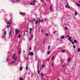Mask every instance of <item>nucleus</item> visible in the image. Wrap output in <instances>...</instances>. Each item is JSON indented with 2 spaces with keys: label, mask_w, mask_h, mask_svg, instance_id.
Here are the masks:
<instances>
[{
  "label": "nucleus",
  "mask_w": 80,
  "mask_h": 80,
  "mask_svg": "<svg viewBox=\"0 0 80 80\" xmlns=\"http://www.w3.org/2000/svg\"><path fill=\"white\" fill-rule=\"evenodd\" d=\"M68 38H69V39H72V38H71V37H69Z\"/></svg>",
  "instance_id": "obj_49"
},
{
  "label": "nucleus",
  "mask_w": 80,
  "mask_h": 80,
  "mask_svg": "<svg viewBox=\"0 0 80 80\" xmlns=\"http://www.w3.org/2000/svg\"><path fill=\"white\" fill-rule=\"evenodd\" d=\"M65 29H66V30H67V27H65Z\"/></svg>",
  "instance_id": "obj_42"
},
{
  "label": "nucleus",
  "mask_w": 80,
  "mask_h": 80,
  "mask_svg": "<svg viewBox=\"0 0 80 80\" xmlns=\"http://www.w3.org/2000/svg\"><path fill=\"white\" fill-rule=\"evenodd\" d=\"M52 67H53V63L52 64Z\"/></svg>",
  "instance_id": "obj_52"
},
{
  "label": "nucleus",
  "mask_w": 80,
  "mask_h": 80,
  "mask_svg": "<svg viewBox=\"0 0 80 80\" xmlns=\"http://www.w3.org/2000/svg\"><path fill=\"white\" fill-rule=\"evenodd\" d=\"M73 48H76L75 45H73Z\"/></svg>",
  "instance_id": "obj_37"
},
{
  "label": "nucleus",
  "mask_w": 80,
  "mask_h": 80,
  "mask_svg": "<svg viewBox=\"0 0 80 80\" xmlns=\"http://www.w3.org/2000/svg\"><path fill=\"white\" fill-rule=\"evenodd\" d=\"M68 40H69L71 42H72V40H71V39H68Z\"/></svg>",
  "instance_id": "obj_27"
},
{
  "label": "nucleus",
  "mask_w": 80,
  "mask_h": 80,
  "mask_svg": "<svg viewBox=\"0 0 80 80\" xmlns=\"http://www.w3.org/2000/svg\"><path fill=\"white\" fill-rule=\"evenodd\" d=\"M32 20L33 22H35V20H36V19H32Z\"/></svg>",
  "instance_id": "obj_30"
},
{
  "label": "nucleus",
  "mask_w": 80,
  "mask_h": 80,
  "mask_svg": "<svg viewBox=\"0 0 80 80\" xmlns=\"http://www.w3.org/2000/svg\"><path fill=\"white\" fill-rule=\"evenodd\" d=\"M47 53L48 54H50V51H47Z\"/></svg>",
  "instance_id": "obj_33"
},
{
  "label": "nucleus",
  "mask_w": 80,
  "mask_h": 80,
  "mask_svg": "<svg viewBox=\"0 0 80 80\" xmlns=\"http://www.w3.org/2000/svg\"><path fill=\"white\" fill-rule=\"evenodd\" d=\"M50 46H49L48 47V50H49V49H50Z\"/></svg>",
  "instance_id": "obj_35"
},
{
  "label": "nucleus",
  "mask_w": 80,
  "mask_h": 80,
  "mask_svg": "<svg viewBox=\"0 0 80 80\" xmlns=\"http://www.w3.org/2000/svg\"><path fill=\"white\" fill-rule=\"evenodd\" d=\"M31 36L32 38H33V34L31 35Z\"/></svg>",
  "instance_id": "obj_31"
},
{
  "label": "nucleus",
  "mask_w": 80,
  "mask_h": 80,
  "mask_svg": "<svg viewBox=\"0 0 80 80\" xmlns=\"http://www.w3.org/2000/svg\"><path fill=\"white\" fill-rule=\"evenodd\" d=\"M2 37H5V36L4 35H3L2 36Z\"/></svg>",
  "instance_id": "obj_55"
},
{
  "label": "nucleus",
  "mask_w": 80,
  "mask_h": 80,
  "mask_svg": "<svg viewBox=\"0 0 80 80\" xmlns=\"http://www.w3.org/2000/svg\"><path fill=\"white\" fill-rule=\"evenodd\" d=\"M69 5H68V2L67 3V5H66V7H68V6H69Z\"/></svg>",
  "instance_id": "obj_16"
},
{
  "label": "nucleus",
  "mask_w": 80,
  "mask_h": 80,
  "mask_svg": "<svg viewBox=\"0 0 80 80\" xmlns=\"http://www.w3.org/2000/svg\"><path fill=\"white\" fill-rule=\"evenodd\" d=\"M68 8H69V9L70 8V7H69V6L68 7Z\"/></svg>",
  "instance_id": "obj_54"
},
{
  "label": "nucleus",
  "mask_w": 80,
  "mask_h": 80,
  "mask_svg": "<svg viewBox=\"0 0 80 80\" xmlns=\"http://www.w3.org/2000/svg\"><path fill=\"white\" fill-rule=\"evenodd\" d=\"M65 65H63L62 66V67H65Z\"/></svg>",
  "instance_id": "obj_50"
},
{
  "label": "nucleus",
  "mask_w": 80,
  "mask_h": 80,
  "mask_svg": "<svg viewBox=\"0 0 80 80\" xmlns=\"http://www.w3.org/2000/svg\"><path fill=\"white\" fill-rule=\"evenodd\" d=\"M65 37H69V35H67V36H66Z\"/></svg>",
  "instance_id": "obj_38"
},
{
  "label": "nucleus",
  "mask_w": 80,
  "mask_h": 80,
  "mask_svg": "<svg viewBox=\"0 0 80 80\" xmlns=\"http://www.w3.org/2000/svg\"><path fill=\"white\" fill-rule=\"evenodd\" d=\"M17 57H16L15 58H14V61H16V60H17Z\"/></svg>",
  "instance_id": "obj_21"
},
{
  "label": "nucleus",
  "mask_w": 80,
  "mask_h": 80,
  "mask_svg": "<svg viewBox=\"0 0 80 80\" xmlns=\"http://www.w3.org/2000/svg\"><path fill=\"white\" fill-rule=\"evenodd\" d=\"M53 58H54V56H52V58L51 59L52 60H53Z\"/></svg>",
  "instance_id": "obj_23"
},
{
  "label": "nucleus",
  "mask_w": 80,
  "mask_h": 80,
  "mask_svg": "<svg viewBox=\"0 0 80 80\" xmlns=\"http://www.w3.org/2000/svg\"><path fill=\"white\" fill-rule=\"evenodd\" d=\"M72 43V44H73V45H74V42H73L72 41V42H71Z\"/></svg>",
  "instance_id": "obj_39"
},
{
  "label": "nucleus",
  "mask_w": 80,
  "mask_h": 80,
  "mask_svg": "<svg viewBox=\"0 0 80 80\" xmlns=\"http://www.w3.org/2000/svg\"><path fill=\"white\" fill-rule=\"evenodd\" d=\"M20 37H21V36H20V35H18V38H20Z\"/></svg>",
  "instance_id": "obj_28"
},
{
  "label": "nucleus",
  "mask_w": 80,
  "mask_h": 80,
  "mask_svg": "<svg viewBox=\"0 0 80 80\" xmlns=\"http://www.w3.org/2000/svg\"><path fill=\"white\" fill-rule=\"evenodd\" d=\"M37 68L38 69V70H39V68H38V67H37Z\"/></svg>",
  "instance_id": "obj_63"
},
{
  "label": "nucleus",
  "mask_w": 80,
  "mask_h": 80,
  "mask_svg": "<svg viewBox=\"0 0 80 80\" xmlns=\"http://www.w3.org/2000/svg\"><path fill=\"white\" fill-rule=\"evenodd\" d=\"M26 58V60H28V57H26V58Z\"/></svg>",
  "instance_id": "obj_36"
},
{
  "label": "nucleus",
  "mask_w": 80,
  "mask_h": 80,
  "mask_svg": "<svg viewBox=\"0 0 80 80\" xmlns=\"http://www.w3.org/2000/svg\"><path fill=\"white\" fill-rule=\"evenodd\" d=\"M44 20H45V21H46V20H47V19H46V18H45L44 19Z\"/></svg>",
  "instance_id": "obj_58"
},
{
  "label": "nucleus",
  "mask_w": 80,
  "mask_h": 80,
  "mask_svg": "<svg viewBox=\"0 0 80 80\" xmlns=\"http://www.w3.org/2000/svg\"><path fill=\"white\" fill-rule=\"evenodd\" d=\"M29 33H31L32 32L31 31H30L29 32Z\"/></svg>",
  "instance_id": "obj_56"
},
{
  "label": "nucleus",
  "mask_w": 80,
  "mask_h": 80,
  "mask_svg": "<svg viewBox=\"0 0 80 80\" xmlns=\"http://www.w3.org/2000/svg\"><path fill=\"white\" fill-rule=\"evenodd\" d=\"M52 10V5H50V10Z\"/></svg>",
  "instance_id": "obj_13"
},
{
  "label": "nucleus",
  "mask_w": 80,
  "mask_h": 80,
  "mask_svg": "<svg viewBox=\"0 0 80 80\" xmlns=\"http://www.w3.org/2000/svg\"><path fill=\"white\" fill-rule=\"evenodd\" d=\"M43 22V20H41V23H42V22Z\"/></svg>",
  "instance_id": "obj_41"
},
{
  "label": "nucleus",
  "mask_w": 80,
  "mask_h": 80,
  "mask_svg": "<svg viewBox=\"0 0 80 80\" xmlns=\"http://www.w3.org/2000/svg\"><path fill=\"white\" fill-rule=\"evenodd\" d=\"M7 24H8V26H7V28H8L10 27V25H11V23H10V21H8V23H7Z\"/></svg>",
  "instance_id": "obj_2"
},
{
  "label": "nucleus",
  "mask_w": 80,
  "mask_h": 80,
  "mask_svg": "<svg viewBox=\"0 0 80 80\" xmlns=\"http://www.w3.org/2000/svg\"><path fill=\"white\" fill-rule=\"evenodd\" d=\"M45 35L46 36H48V34L46 33Z\"/></svg>",
  "instance_id": "obj_48"
},
{
  "label": "nucleus",
  "mask_w": 80,
  "mask_h": 80,
  "mask_svg": "<svg viewBox=\"0 0 80 80\" xmlns=\"http://www.w3.org/2000/svg\"><path fill=\"white\" fill-rule=\"evenodd\" d=\"M9 60H10V58H8L6 59V61L7 62H9Z\"/></svg>",
  "instance_id": "obj_7"
},
{
  "label": "nucleus",
  "mask_w": 80,
  "mask_h": 80,
  "mask_svg": "<svg viewBox=\"0 0 80 80\" xmlns=\"http://www.w3.org/2000/svg\"><path fill=\"white\" fill-rule=\"evenodd\" d=\"M38 74L40 73V70L39 69H38Z\"/></svg>",
  "instance_id": "obj_34"
},
{
  "label": "nucleus",
  "mask_w": 80,
  "mask_h": 80,
  "mask_svg": "<svg viewBox=\"0 0 80 80\" xmlns=\"http://www.w3.org/2000/svg\"><path fill=\"white\" fill-rule=\"evenodd\" d=\"M75 15H77V12L76 11L75 13Z\"/></svg>",
  "instance_id": "obj_18"
},
{
  "label": "nucleus",
  "mask_w": 80,
  "mask_h": 80,
  "mask_svg": "<svg viewBox=\"0 0 80 80\" xmlns=\"http://www.w3.org/2000/svg\"><path fill=\"white\" fill-rule=\"evenodd\" d=\"M61 52L62 53H65V50H62L61 51Z\"/></svg>",
  "instance_id": "obj_24"
},
{
  "label": "nucleus",
  "mask_w": 80,
  "mask_h": 80,
  "mask_svg": "<svg viewBox=\"0 0 80 80\" xmlns=\"http://www.w3.org/2000/svg\"><path fill=\"white\" fill-rule=\"evenodd\" d=\"M32 38H30L29 39V40H32Z\"/></svg>",
  "instance_id": "obj_57"
},
{
  "label": "nucleus",
  "mask_w": 80,
  "mask_h": 80,
  "mask_svg": "<svg viewBox=\"0 0 80 80\" xmlns=\"http://www.w3.org/2000/svg\"><path fill=\"white\" fill-rule=\"evenodd\" d=\"M64 36H63L61 38V39H63L64 38Z\"/></svg>",
  "instance_id": "obj_19"
},
{
  "label": "nucleus",
  "mask_w": 80,
  "mask_h": 80,
  "mask_svg": "<svg viewBox=\"0 0 80 80\" xmlns=\"http://www.w3.org/2000/svg\"><path fill=\"white\" fill-rule=\"evenodd\" d=\"M26 70H28V66L27 65L26 67Z\"/></svg>",
  "instance_id": "obj_11"
},
{
  "label": "nucleus",
  "mask_w": 80,
  "mask_h": 80,
  "mask_svg": "<svg viewBox=\"0 0 80 80\" xmlns=\"http://www.w3.org/2000/svg\"><path fill=\"white\" fill-rule=\"evenodd\" d=\"M70 60H71V58H68V62H70Z\"/></svg>",
  "instance_id": "obj_12"
},
{
  "label": "nucleus",
  "mask_w": 80,
  "mask_h": 80,
  "mask_svg": "<svg viewBox=\"0 0 80 80\" xmlns=\"http://www.w3.org/2000/svg\"><path fill=\"white\" fill-rule=\"evenodd\" d=\"M20 80H23V78H20Z\"/></svg>",
  "instance_id": "obj_45"
},
{
  "label": "nucleus",
  "mask_w": 80,
  "mask_h": 80,
  "mask_svg": "<svg viewBox=\"0 0 80 80\" xmlns=\"http://www.w3.org/2000/svg\"><path fill=\"white\" fill-rule=\"evenodd\" d=\"M2 31H4V29H2Z\"/></svg>",
  "instance_id": "obj_62"
},
{
  "label": "nucleus",
  "mask_w": 80,
  "mask_h": 80,
  "mask_svg": "<svg viewBox=\"0 0 80 80\" xmlns=\"http://www.w3.org/2000/svg\"><path fill=\"white\" fill-rule=\"evenodd\" d=\"M11 35V31H10L9 32V38H10V37Z\"/></svg>",
  "instance_id": "obj_9"
},
{
  "label": "nucleus",
  "mask_w": 80,
  "mask_h": 80,
  "mask_svg": "<svg viewBox=\"0 0 80 80\" xmlns=\"http://www.w3.org/2000/svg\"><path fill=\"white\" fill-rule=\"evenodd\" d=\"M16 62V61H14L12 62H11V63H8V65H12V64H13V63H15V62Z\"/></svg>",
  "instance_id": "obj_3"
},
{
  "label": "nucleus",
  "mask_w": 80,
  "mask_h": 80,
  "mask_svg": "<svg viewBox=\"0 0 80 80\" xmlns=\"http://www.w3.org/2000/svg\"><path fill=\"white\" fill-rule=\"evenodd\" d=\"M35 0H34L32 1V2H33V3H35Z\"/></svg>",
  "instance_id": "obj_51"
},
{
  "label": "nucleus",
  "mask_w": 80,
  "mask_h": 80,
  "mask_svg": "<svg viewBox=\"0 0 80 80\" xmlns=\"http://www.w3.org/2000/svg\"><path fill=\"white\" fill-rule=\"evenodd\" d=\"M76 5H77V6H78V7H80V4H79L77 3Z\"/></svg>",
  "instance_id": "obj_17"
},
{
  "label": "nucleus",
  "mask_w": 80,
  "mask_h": 80,
  "mask_svg": "<svg viewBox=\"0 0 80 80\" xmlns=\"http://www.w3.org/2000/svg\"><path fill=\"white\" fill-rule=\"evenodd\" d=\"M80 48H78V52H80Z\"/></svg>",
  "instance_id": "obj_26"
},
{
  "label": "nucleus",
  "mask_w": 80,
  "mask_h": 80,
  "mask_svg": "<svg viewBox=\"0 0 80 80\" xmlns=\"http://www.w3.org/2000/svg\"><path fill=\"white\" fill-rule=\"evenodd\" d=\"M20 32V30H18V29H17L15 30V33L16 35H18V33Z\"/></svg>",
  "instance_id": "obj_1"
},
{
  "label": "nucleus",
  "mask_w": 80,
  "mask_h": 80,
  "mask_svg": "<svg viewBox=\"0 0 80 80\" xmlns=\"http://www.w3.org/2000/svg\"><path fill=\"white\" fill-rule=\"evenodd\" d=\"M29 30L30 32H32V28H29Z\"/></svg>",
  "instance_id": "obj_22"
},
{
  "label": "nucleus",
  "mask_w": 80,
  "mask_h": 80,
  "mask_svg": "<svg viewBox=\"0 0 80 80\" xmlns=\"http://www.w3.org/2000/svg\"><path fill=\"white\" fill-rule=\"evenodd\" d=\"M29 50H32V48H31V47H30L29 48Z\"/></svg>",
  "instance_id": "obj_44"
},
{
  "label": "nucleus",
  "mask_w": 80,
  "mask_h": 80,
  "mask_svg": "<svg viewBox=\"0 0 80 80\" xmlns=\"http://www.w3.org/2000/svg\"><path fill=\"white\" fill-rule=\"evenodd\" d=\"M23 70V67H21L20 68V70Z\"/></svg>",
  "instance_id": "obj_20"
},
{
  "label": "nucleus",
  "mask_w": 80,
  "mask_h": 80,
  "mask_svg": "<svg viewBox=\"0 0 80 80\" xmlns=\"http://www.w3.org/2000/svg\"><path fill=\"white\" fill-rule=\"evenodd\" d=\"M30 4L31 5H34V4L32 2H30Z\"/></svg>",
  "instance_id": "obj_29"
},
{
  "label": "nucleus",
  "mask_w": 80,
  "mask_h": 80,
  "mask_svg": "<svg viewBox=\"0 0 80 80\" xmlns=\"http://www.w3.org/2000/svg\"><path fill=\"white\" fill-rule=\"evenodd\" d=\"M39 67V64H38V65H37V67Z\"/></svg>",
  "instance_id": "obj_60"
},
{
  "label": "nucleus",
  "mask_w": 80,
  "mask_h": 80,
  "mask_svg": "<svg viewBox=\"0 0 80 80\" xmlns=\"http://www.w3.org/2000/svg\"><path fill=\"white\" fill-rule=\"evenodd\" d=\"M25 51H23V53H25Z\"/></svg>",
  "instance_id": "obj_64"
},
{
  "label": "nucleus",
  "mask_w": 80,
  "mask_h": 80,
  "mask_svg": "<svg viewBox=\"0 0 80 80\" xmlns=\"http://www.w3.org/2000/svg\"><path fill=\"white\" fill-rule=\"evenodd\" d=\"M18 53L19 54H20V50H19V52H18Z\"/></svg>",
  "instance_id": "obj_47"
},
{
  "label": "nucleus",
  "mask_w": 80,
  "mask_h": 80,
  "mask_svg": "<svg viewBox=\"0 0 80 80\" xmlns=\"http://www.w3.org/2000/svg\"><path fill=\"white\" fill-rule=\"evenodd\" d=\"M15 2L16 3H19V2H20V0H16Z\"/></svg>",
  "instance_id": "obj_8"
},
{
  "label": "nucleus",
  "mask_w": 80,
  "mask_h": 80,
  "mask_svg": "<svg viewBox=\"0 0 80 80\" xmlns=\"http://www.w3.org/2000/svg\"><path fill=\"white\" fill-rule=\"evenodd\" d=\"M56 33V32H55V31H54V32H53V34H55Z\"/></svg>",
  "instance_id": "obj_43"
},
{
  "label": "nucleus",
  "mask_w": 80,
  "mask_h": 80,
  "mask_svg": "<svg viewBox=\"0 0 80 80\" xmlns=\"http://www.w3.org/2000/svg\"><path fill=\"white\" fill-rule=\"evenodd\" d=\"M45 67V65H43L42 66V67Z\"/></svg>",
  "instance_id": "obj_46"
},
{
  "label": "nucleus",
  "mask_w": 80,
  "mask_h": 80,
  "mask_svg": "<svg viewBox=\"0 0 80 80\" xmlns=\"http://www.w3.org/2000/svg\"><path fill=\"white\" fill-rule=\"evenodd\" d=\"M6 34H7V31H5L4 32V35H6Z\"/></svg>",
  "instance_id": "obj_25"
},
{
  "label": "nucleus",
  "mask_w": 80,
  "mask_h": 80,
  "mask_svg": "<svg viewBox=\"0 0 80 80\" xmlns=\"http://www.w3.org/2000/svg\"><path fill=\"white\" fill-rule=\"evenodd\" d=\"M41 75L42 76V77L43 76V74H42V73L41 74Z\"/></svg>",
  "instance_id": "obj_40"
},
{
  "label": "nucleus",
  "mask_w": 80,
  "mask_h": 80,
  "mask_svg": "<svg viewBox=\"0 0 80 80\" xmlns=\"http://www.w3.org/2000/svg\"><path fill=\"white\" fill-rule=\"evenodd\" d=\"M38 21L37 20L36 21V22H35L36 25H37L38 24Z\"/></svg>",
  "instance_id": "obj_10"
},
{
  "label": "nucleus",
  "mask_w": 80,
  "mask_h": 80,
  "mask_svg": "<svg viewBox=\"0 0 80 80\" xmlns=\"http://www.w3.org/2000/svg\"><path fill=\"white\" fill-rule=\"evenodd\" d=\"M48 60H49V59H48V58L47 59V61H48Z\"/></svg>",
  "instance_id": "obj_53"
},
{
  "label": "nucleus",
  "mask_w": 80,
  "mask_h": 80,
  "mask_svg": "<svg viewBox=\"0 0 80 80\" xmlns=\"http://www.w3.org/2000/svg\"><path fill=\"white\" fill-rule=\"evenodd\" d=\"M43 80H45V78H43Z\"/></svg>",
  "instance_id": "obj_59"
},
{
  "label": "nucleus",
  "mask_w": 80,
  "mask_h": 80,
  "mask_svg": "<svg viewBox=\"0 0 80 80\" xmlns=\"http://www.w3.org/2000/svg\"><path fill=\"white\" fill-rule=\"evenodd\" d=\"M29 55H31V56H33V52H29Z\"/></svg>",
  "instance_id": "obj_4"
},
{
  "label": "nucleus",
  "mask_w": 80,
  "mask_h": 80,
  "mask_svg": "<svg viewBox=\"0 0 80 80\" xmlns=\"http://www.w3.org/2000/svg\"><path fill=\"white\" fill-rule=\"evenodd\" d=\"M28 30L27 31H26L25 32H23V37H24V36H25V32H27V33H28Z\"/></svg>",
  "instance_id": "obj_6"
},
{
  "label": "nucleus",
  "mask_w": 80,
  "mask_h": 80,
  "mask_svg": "<svg viewBox=\"0 0 80 80\" xmlns=\"http://www.w3.org/2000/svg\"><path fill=\"white\" fill-rule=\"evenodd\" d=\"M41 19H40L39 20V21H38L39 23H40L41 22Z\"/></svg>",
  "instance_id": "obj_32"
},
{
  "label": "nucleus",
  "mask_w": 80,
  "mask_h": 80,
  "mask_svg": "<svg viewBox=\"0 0 80 80\" xmlns=\"http://www.w3.org/2000/svg\"><path fill=\"white\" fill-rule=\"evenodd\" d=\"M20 15H24L25 16V14L23 13V12H19Z\"/></svg>",
  "instance_id": "obj_5"
},
{
  "label": "nucleus",
  "mask_w": 80,
  "mask_h": 80,
  "mask_svg": "<svg viewBox=\"0 0 80 80\" xmlns=\"http://www.w3.org/2000/svg\"><path fill=\"white\" fill-rule=\"evenodd\" d=\"M74 43H76L77 42V41L76 40H74Z\"/></svg>",
  "instance_id": "obj_14"
},
{
  "label": "nucleus",
  "mask_w": 80,
  "mask_h": 80,
  "mask_svg": "<svg viewBox=\"0 0 80 80\" xmlns=\"http://www.w3.org/2000/svg\"><path fill=\"white\" fill-rule=\"evenodd\" d=\"M15 57V54H14V55H13L12 56V58H13L12 59H13V60Z\"/></svg>",
  "instance_id": "obj_15"
},
{
  "label": "nucleus",
  "mask_w": 80,
  "mask_h": 80,
  "mask_svg": "<svg viewBox=\"0 0 80 80\" xmlns=\"http://www.w3.org/2000/svg\"><path fill=\"white\" fill-rule=\"evenodd\" d=\"M41 32H43V31L42 30L41 31Z\"/></svg>",
  "instance_id": "obj_61"
}]
</instances>
